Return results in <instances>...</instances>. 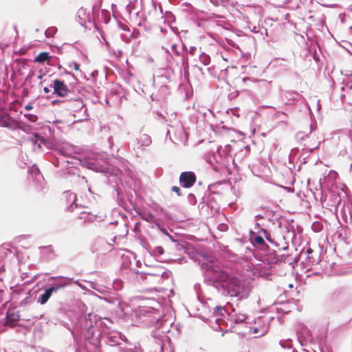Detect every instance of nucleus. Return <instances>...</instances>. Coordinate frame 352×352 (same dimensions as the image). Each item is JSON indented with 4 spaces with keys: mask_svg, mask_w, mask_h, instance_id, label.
<instances>
[{
    "mask_svg": "<svg viewBox=\"0 0 352 352\" xmlns=\"http://www.w3.org/2000/svg\"><path fill=\"white\" fill-rule=\"evenodd\" d=\"M201 267L205 278L223 296L239 299L248 296L251 291L250 283L239 278L230 269L221 265L218 261L207 258Z\"/></svg>",
    "mask_w": 352,
    "mask_h": 352,
    "instance_id": "1",
    "label": "nucleus"
},
{
    "mask_svg": "<svg viewBox=\"0 0 352 352\" xmlns=\"http://www.w3.org/2000/svg\"><path fill=\"white\" fill-rule=\"evenodd\" d=\"M94 323L96 327H100L102 324L105 326V328L102 330L104 336L105 337V342L111 346H120L122 342L126 341V337L122 336L120 332L118 331H111L109 324H111V320L109 318L97 319L96 316L89 314L85 317V327L87 328L88 334L94 335Z\"/></svg>",
    "mask_w": 352,
    "mask_h": 352,
    "instance_id": "2",
    "label": "nucleus"
},
{
    "mask_svg": "<svg viewBox=\"0 0 352 352\" xmlns=\"http://www.w3.org/2000/svg\"><path fill=\"white\" fill-rule=\"evenodd\" d=\"M171 116L174 117V119L168 124L170 129H168L166 135H169L171 141L175 143H186L188 139V132L175 114L173 113Z\"/></svg>",
    "mask_w": 352,
    "mask_h": 352,
    "instance_id": "3",
    "label": "nucleus"
},
{
    "mask_svg": "<svg viewBox=\"0 0 352 352\" xmlns=\"http://www.w3.org/2000/svg\"><path fill=\"white\" fill-rule=\"evenodd\" d=\"M223 151L221 152V147L218 146L217 148V153L212 151L206 156L207 162L213 165V169L216 172H219L222 167L227 166L230 157L226 155L223 157Z\"/></svg>",
    "mask_w": 352,
    "mask_h": 352,
    "instance_id": "4",
    "label": "nucleus"
},
{
    "mask_svg": "<svg viewBox=\"0 0 352 352\" xmlns=\"http://www.w3.org/2000/svg\"><path fill=\"white\" fill-rule=\"evenodd\" d=\"M269 320L263 318L258 319L254 327H246V329L240 332L243 336L248 333L255 335V337H261L267 333Z\"/></svg>",
    "mask_w": 352,
    "mask_h": 352,
    "instance_id": "5",
    "label": "nucleus"
},
{
    "mask_svg": "<svg viewBox=\"0 0 352 352\" xmlns=\"http://www.w3.org/2000/svg\"><path fill=\"white\" fill-rule=\"evenodd\" d=\"M80 163L83 166L96 172H106L107 170V162L99 160L98 156H96V157H89L85 158L80 160Z\"/></svg>",
    "mask_w": 352,
    "mask_h": 352,
    "instance_id": "6",
    "label": "nucleus"
},
{
    "mask_svg": "<svg viewBox=\"0 0 352 352\" xmlns=\"http://www.w3.org/2000/svg\"><path fill=\"white\" fill-rule=\"evenodd\" d=\"M174 76V72L171 69H165L160 72L159 74L154 76L153 84L155 86L162 85V89L167 91L168 89V84Z\"/></svg>",
    "mask_w": 352,
    "mask_h": 352,
    "instance_id": "7",
    "label": "nucleus"
},
{
    "mask_svg": "<svg viewBox=\"0 0 352 352\" xmlns=\"http://www.w3.org/2000/svg\"><path fill=\"white\" fill-rule=\"evenodd\" d=\"M298 340L301 346H305L308 343L313 342V338L309 329L304 324H300L296 331Z\"/></svg>",
    "mask_w": 352,
    "mask_h": 352,
    "instance_id": "8",
    "label": "nucleus"
},
{
    "mask_svg": "<svg viewBox=\"0 0 352 352\" xmlns=\"http://www.w3.org/2000/svg\"><path fill=\"white\" fill-rule=\"evenodd\" d=\"M50 280H53L51 284L50 289L53 292H56L59 289H62L69 285L73 278H70L65 276H52L49 279Z\"/></svg>",
    "mask_w": 352,
    "mask_h": 352,
    "instance_id": "9",
    "label": "nucleus"
},
{
    "mask_svg": "<svg viewBox=\"0 0 352 352\" xmlns=\"http://www.w3.org/2000/svg\"><path fill=\"white\" fill-rule=\"evenodd\" d=\"M151 336L156 339V342L152 346L151 352H163L164 346L163 340L166 337L165 333L160 329H155L152 331Z\"/></svg>",
    "mask_w": 352,
    "mask_h": 352,
    "instance_id": "10",
    "label": "nucleus"
},
{
    "mask_svg": "<svg viewBox=\"0 0 352 352\" xmlns=\"http://www.w3.org/2000/svg\"><path fill=\"white\" fill-rule=\"evenodd\" d=\"M52 88L54 89V94L60 97H67L71 94V91L63 81L55 79L52 81Z\"/></svg>",
    "mask_w": 352,
    "mask_h": 352,
    "instance_id": "11",
    "label": "nucleus"
},
{
    "mask_svg": "<svg viewBox=\"0 0 352 352\" xmlns=\"http://www.w3.org/2000/svg\"><path fill=\"white\" fill-rule=\"evenodd\" d=\"M98 344V338H89L85 341L82 346L76 349V352H100Z\"/></svg>",
    "mask_w": 352,
    "mask_h": 352,
    "instance_id": "12",
    "label": "nucleus"
},
{
    "mask_svg": "<svg viewBox=\"0 0 352 352\" xmlns=\"http://www.w3.org/2000/svg\"><path fill=\"white\" fill-rule=\"evenodd\" d=\"M56 150L60 156L67 158L73 159L74 157V155L77 153V148L68 143H64L62 145L58 146Z\"/></svg>",
    "mask_w": 352,
    "mask_h": 352,
    "instance_id": "13",
    "label": "nucleus"
},
{
    "mask_svg": "<svg viewBox=\"0 0 352 352\" xmlns=\"http://www.w3.org/2000/svg\"><path fill=\"white\" fill-rule=\"evenodd\" d=\"M196 182V175L193 172H183L179 177V183L184 188L192 187Z\"/></svg>",
    "mask_w": 352,
    "mask_h": 352,
    "instance_id": "14",
    "label": "nucleus"
},
{
    "mask_svg": "<svg viewBox=\"0 0 352 352\" xmlns=\"http://www.w3.org/2000/svg\"><path fill=\"white\" fill-rule=\"evenodd\" d=\"M247 318L248 317L245 314L236 313L234 309H232V312L228 314V320L230 322L231 325L232 324H241L246 327V324L248 323L246 322Z\"/></svg>",
    "mask_w": 352,
    "mask_h": 352,
    "instance_id": "15",
    "label": "nucleus"
},
{
    "mask_svg": "<svg viewBox=\"0 0 352 352\" xmlns=\"http://www.w3.org/2000/svg\"><path fill=\"white\" fill-rule=\"evenodd\" d=\"M96 291L102 295V296H100V298L104 299L109 303L115 304L116 302H119L118 294L114 292H107L106 287L99 285L98 289H96Z\"/></svg>",
    "mask_w": 352,
    "mask_h": 352,
    "instance_id": "16",
    "label": "nucleus"
},
{
    "mask_svg": "<svg viewBox=\"0 0 352 352\" xmlns=\"http://www.w3.org/2000/svg\"><path fill=\"white\" fill-rule=\"evenodd\" d=\"M338 176V175L336 171L330 170L327 175L324 176L322 179H320V188L322 189L323 187L329 188H330V186H332L334 181L337 179Z\"/></svg>",
    "mask_w": 352,
    "mask_h": 352,
    "instance_id": "17",
    "label": "nucleus"
},
{
    "mask_svg": "<svg viewBox=\"0 0 352 352\" xmlns=\"http://www.w3.org/2000/svg\"><path fill=\"white\" fill-rule=\"evenodd\" d=\"M0 126L10 129H15L18 126L16 120L12 118L8 113L0 114Z\"/></svg>",
    "mask_w": 352,
    "mask_h": 352,
    "instance_id": "18",
    "label": "nucleus"
},
{
    "mask_svg": "<svg viewBox=\"0 0 352 352\" xmlns=\"http://www.w3.org/2000/svg\"><path fill=\"white\" fill-rule=\"evenodd\" d=\"M143 322L145 324L151 327V326H160L162 322L160 320V314L157 313H151L148 311H146V314L144 316Z\"/></svg>",
    "mask_w": 352,
    "mask_h": 352,
    "instance_id": "19",
    "label": "nucleus"
},
{
    "mask_svg": "<svg viewBox=\"0 0 352 352\" xmlns=\"http://www.w3.org/2000/svg\"><path fill=\"white\" fill-rule=\"evenodd\" d=\"M252 243L254 246L265 250L267 248L264 239L261 234H252L250 236Z\"/></svg>",
    "mask_w": 352,
    "mask_h": 352,
    "instance_id": "20",
    "label": "nucleus"
},
{
    "mask_svg": "<svg viewBox=\"0 0 352 352\" xmlns=\"http://www.w3.org/2000/svg\"><path fill=\"white\" fill-rule=\"evenodd\" d=\"M257 233L261 234L263 239L265 238L269 243H270L274 247H276L278 249H285L284 247L279 248V245L274 241V239L272 237L270 233L266 229L261 228L258 231H257Z\"/></svg>",
    "mask_w": 352,
    "mask_h": 352,
    "instance_id": "21",
    "label": "nucleus"
},
{
    "mask_svg": "<svg viewBox=\"0 0 352 352\" xmlns=\"http://www.w3.org/2000/svg\"><path fill=\"white\" fill-rule=\"evenodd\" d=\"M0 256L1 258H9L10 260H16L15 253L13 250L7 248L6 245H3L0 248Z\"/></svg>",
    "mask_w": 352,
    "mask_h": 352,
    "instance_id": "22",
    "label": "nucleus"
},
{
    "mask_svg": "<svg viewBox=\"0 0 352 352\" xmlns=\"http://www.w3.org/2000/svg\"><path fill=\"white\" fill-rule=\"evenodd\" d=\"M53 293L54 292L50 289V287H48L45 290V292L43 294H41L38 296L37 300L38 302L40 303L41 305H45L47 302L49 298L51 297Z\"/></svg>",
    "mask_w": 352,
    "mask_h": 352,
    "instance_id": "23",
    "label": "nucleus"
},
{
    "mask_svg": "<svg viewBox=\"0 0 352 352\" xmlns=\"http://www.w3.org/2000/svg\"><path fill=\"white\" fill-rule=\"evenodd\" d=\"M305 260L307 265H315L320 262V255L318 252H315V254L306 256Z\"/></svg>",
    "mask_w": 352,
    "mask_h": 352,
    "instance_id": "24",
    "label": "nucleus"
},
{
    "mask_svg": "<svg viewBox=\"0 0 352 352\" xmlns=\"http://www.w3.org/2000/svg\"><path fill=\"white\" fill-rule=\"evenodd\" d=\"M273 120L277 122L287 123L288 116L282 111H278L273 116Z\"/></svg>",
    "mask_w": 352,
    "mask_h": 352,
    "instance_id": "25",
    "label": "nucleus"
},
{
    "mask_svg": "<svg viewBox=\"0 0 352 352\" xmlns=\"http://www.w3.org/2000/svg\"><path fill=\"white\" fill-rule=\"evenodd\" d=\"M152 142L151 137L147 134H142L140 135L138 139V144L142 146H148Z\"/></svg>",
    "mask_w": 352,
    "mask_h": 352,
    "instance_id": "26",
    "label": "nucleus"
},
{
    "mask_svg": "<svg viewBox=\"0 0 352 352\" xmlns=\"http://www.w3.org/2000/svg\"><path fill=\"white\" fill-rule=\"evenodd\" d=\"M65 194H66V198H67V201L68 202L72 201V204L69 206L68 209L70 211H73L74 207H75V208L77 207V206L75 204V201L76 199V195L74 193L69 192V191L66 192Z\"/></svg>",
    "mask_w": 352,
    "mask_h": 352,
    "instance_id": "27",
    "label": "nucleus"
},
{
    "mask_svg": "<svg viewBox=\"0 0 352 352\" xmlns=\"http://www.w3.org/2000/svg\"><path fill=\"white\" fill-rule=\"evenodd\" d=\"M78 218L84 222H93L96 219V216L83 211L80 213Z\"/></svg>",
    "mask_w": 352,
    "mask_h": 352,
    "instance_id": "28",
    "label": "nucleus"
},
{
    "mask_svg": "<svg viewBox=\"0 0 352 352\" xmlns=\"http://www.w3.org/2000/svg\"><path fill=\"white\" fill-rule=\"evenodd\" d=\"M30 173L32 175V176L34 177L35 179L37 180L38 182H40V181L43 179V176L41 175L39 169L35 166H33L30 168Z\"/></svg>",
    "mask_w": 352,
    "mask_h": 352,
    "instance_id": "29",
    "label": "nucleus"
},
{
    "mask_svg": "<svg viewBox=\"0 0 352 352\" xmlns=\"http://www.w3.org/2000/svg\"><path fill=\"white\" fill-rule=\"evenodd\" d=\"M50 56L47 52H41L36 58L35 62L44 63L45 61L50 59Z\"/></svg>",
    "mask_w": 352,
    "mask_h": 352,
    "instance_id": "30",
    "label": "nucleus"
},
{
    "mask_svg": "<svg viewBox=\"0 0 352 352\" xmlns=\"http://www.w3.org/2000/svg\"><path fill=\"white\" fill-rule=\"evenodd\" d=\"M199 60L204 65H208L210 63V57L209 55L206 54L204 52H201L199 55Z\"/></svg>",
    "mask_w": 352,
    "mask_h": 352,
    "instance_id": "31",
    "label": "nucleus"
},
{
    "mask_svg": "<svg viewBox=\"0 0 352 352\" xmlns=\"http://www.w3.org/2000/svg\"><path fill=\"white\" fill-rule=\"evenodd\" d=\"M69 101L74 103L73 107L77 110H79L85 107L83 101L80 98H76L73 100L72 98H70Z\"/></svg>",
    "mask_w": 352,
    "mask_h": 352,
    "instance_id": "32",
    "label": "nucleus"
},
{
    "mask_svg": "<svg viewBox=\"0 0 352 352\" xmlns=\"http://www.w3.org/2000/svg\"><path fill=\"white\" fill-rule=\"evenodd\" d=\"M41 250H42V254H50L49 255H47V258L50 259L53 257V248L52 246L49 245V246H46V247H43V248H40Z\"/></svg>",
    "mask_w": 352,
    "mask_h": 352,
    "instance_id": "33",
    "label": "nucleus"
},
{
    "mask_svg": "<svg viewBox=\"0 0 352 352\" xmlns=\"http://www.w3.org/2000/svg\"><path fill=\"white\" fill-rule=\"evenodd\" d=\"M6 318H7L8 321L16 322V321L19 320V315L17 312L7 313Z\"/></svg>",
    "mask_w": 352,
    "mask_h": 352,
    "instance_id": "34",
    "label": "nucleus"
},
{
    "mask_svg": "<svg viewBox=\"0 0 352 352\" xmlns=\"http://www.w3.org/2000/svg\"><path fill=\"white\" fill-rule=\"evenodd\" d=\"M320 145V141H316V142L308 144L305 146V149L307 150L309 153H312L314 150L317 149Z\"/></svg>",
    "mask_w": 352,
    "mask_h": 352,
    "instance_id": "35",
    "label": "nucleus"
},
{
    "mask_svg": "<svg viewBox=\"0 0 352 352\" xmlns=\"http://www.w3.org/2000/svg\"><path fill=\"white\" fill-rule=\"evenodd\" d=\"M225 313H226V310L224 307H221V306H217L214 309V311H213V314L215 315L216 316H223Z\"/></svg>",
    "mask_w": 352,
    "mask_h": 352,
    "instance_id": "36",
    "label": "nucleus"
},
{
    "mask_svg": "<svg viewBox=\"0 0 352 352\" xmlns=\"http://www.w3.org/2000/svg\"><path fill=\"white\" fill-rule=\"evenodd\" d=\"M78 15L83 22H85L86 20H89V14H86L85 10L83 8H80L78 10Z\"/></svg>",
    "mask_w": 352,
    "mask_h": 352,
    "instance_id": "37",
    "label": "nucleus"
},
{
    "mask_svg": "<svg viewBox=\"0 0 352 352\" xmlns=\"http://www.w3.org/2000/svg\"><path fill=\"white\" fill-rule=\"evenodd\" d=\"M106 243L102 239H98L96 240L93 247V252L98 251L100 246L104 245Z\"/></svg>",
    "mask_w": 352,
    "mask_h": 352,
    "instance_id": "38",
    "label": "nucleus"
},
{
    "mask_svg": "<svg viewBox=\"0 0 352 352\" xmlns=\"http://www.w3.org/2000/svg\"><path fill=\"white\" fill-rule=\"evenodd\" d=\"M112 286L116 291H119L122 288L123 283L120 279H115L113 282Z\"/></svg>",
    "mask_w": 352,
    "mask_h": 352,
    "instance_id": "39",
    "label": "nucleus"
},
{
    "mask_svg": "<svg viewBox=\"0 0 352 352\" xmlns=\"http://www.w3.org/2000/svg\"><path fill=\"white\" fill-rule=\"evenodd\" d=\"M285 97L291 100H298L300 95L296 92L288 91L285 93Z\"/></svg>",
    "mask_w": 352,
    "mask_h": 352,
    "instance_id": "40",
    "label": "nucleus"
},
{
    "mask_svg": "<svg viewBox=\"0 0 352 352\" xmlns=\"http://www.w3.org/2000/svg\"><path fill=\"white\" fill-rule=\"evenodd\" d=\"M151 254L155 256H160L164 254V249L162 246H157L152 250Z\"/></svg>",
    "mask_w": 352,
    "mask_h": 352,
    "instance_id": "41",
    "label": "nucleus"
},
{
    "mask_svg": "<svg viewBox=\"0 0 352 352\" xmlns=\"http://www.w3.org/2000/svg\"><path fill=\"white\" fill-rule=\"evenodd\" d=\"M56 32L57 28L56 27H50L45 30V34L46 37L50 38L52 37Z\"/></svg>",
    "mask_w": 352,
    "mask_h": 352,
    "instance_id": "42",
    "label": "nucleus"
},
{
    "mask_svg": "<svg viewBox=\"0 0 352 352\" xmlns=\"http://www.w3.org/2000/svg\"><path fill=\"white\" fill-rule=\"evenodd\" d=\"M331 197L333 200V203L329 206L332 207H338L341 200L340 197L336 194H332Z\"/></svg>",
    "mask_w": 352,
    "mask_h": 352,
    "instance_id": "43",
    "label": "nucleus"
},
{
    "mask_svg": "<svg viewBox=\"0 0 352 352\" xmlns=\"http://www.w3.org/2000/svg\"><path fill=\"white\" fill-rule=\"evenodd\" d=\"M24 116L28 119L31 122H36L38 119L37 116L34 114H32V113H27V114H24Z\"/></svg>",
    "mask_w": 352,
    "mask_h": 352,
    "instance_id": "44",
    "label": "nucleus"
},
{
    "mask_svg": "<svg viewBox=\"0 0 352 352\" xmlns=\"http://www.w3.org/2000/svg\"><path fill=\"white\" fill-rule=\"evenodd\" d=\"M102 15L104 16V23H107L110 21V15L109 13L107 11L102 10Z\"/></svg>",
    "mask_w": 352,
    "mask_h": 352,
    "instance_id": "45",
    "label": "nucleus"
},
{
    "mask_svg": "<svg viewBox=\"0 0 352 352\" xmlns=\"http://www.w3.org/2000/svg\"><path fill=\"white\" fill-rule=\"evenodd\" d=\"M35 142L38 143V146L40 147L41 144L45 143V140L43 138H41L38 136L35 135Z\"/></svg>",
    "mask_w": 352,
    "mask_h": 352,
    "instance_id": "46",
    "label": "nucleus"
},
{
    "mask_svg": "<svg viewBox=\"0 0 352 352\" xmlns=\"http://www.w3.org/2000/svg\"><path fill=\"white\" fill-rule=\"evenodd\" d=\"M290 339L286 340H280V344L283 348H289L290 346L287 344V342H290Z\"/></svg>",
    "mask_w": 352,
    "mask_h": 352,
    "instance_id": "47",
    "label": "nucleus"
},
{
    "mask_svg": "<svg viewBox=\"0 0 352 352\" xmlns=\"http://www.w3.org/2000/svg\"><path fill=\"white\" fill-rule=\"evenodd\" d=\"M88 283L89 284V286L91 287V288L96 290V289H98V286L99 285L95 282H88Z\"/></svg>",
    "mask_w": 352,
    "mask_h": 352,
    "instance_id": "48",
    "label": "nucleus"
},
{
    "mask_svg": "<svg viewBox=\"0 0 352 352\" xmlns=\"http://www.w3.org/2000/svg\"><path fill=\"white\" fill-rule=\"evenodd\" d=\"M290 2H294L295 6H298V4L300 2V0H283L284 4H287V3H289Z\"/></svg>",
    "mask_w": 352,
    "mask_h": 352,
    "instance_id": "49",
    "label": "nucleus"
},
{
    "mask_svg": "<svg viewBox=\"0 0 352 352\" xmlns=\"http://www.w3.org/2000/svg\"><path fill=\"white\" fill-rule=\"evenodd\" d=\"M172 191L176 192L177 194V195H181V190H180V188L177 186H173L172 187Z\"/></svg>",
    "mask_w": 352,
    "mask_h": 352,
    "instance_id": "50",
    "label": "nucleus"
},
{
    "mask_svg": "<svg viewBox=\"0 0 352 352\" xmlns=\"http://www.w3.org/2000/svg\"><path fill=\"white\" fill-rule=\"evenodd\" d=\"M119 350L122 352H131L133 351V349L132 348H124V347L120 346Z\"/></svg>",
    "mask_w": 352,
    "mask_h": 352,
    "instance_id": "51",
    "label": "nucleus"
},
{
    "mask_svg": "<svg viewBox=\"0 0 352 352\" xmlns=\"http://www.w3.org/2000/svg\"><path fill=\"white\" fill-rule=\"evenodd\" d=\"M34 76V72L32 71H30L28 74V75L25 78V81L28 82L30 80L33 76Z\"/></svg>",
    "mask_w": 352,
    "mask_h": 352,
    "instance_id": "52",
    "label": "nucleus"
},
{
    "mask_svg": "<svg viewBox=\"0 0 352 352\" xmlns=\"http://www.w3.org/2000/svg\"><path fill=\"white\" fill-rule=\"evenodd\" d=\"M159 87H160V92L162 93V97H165L168 93V89L167 91H166L165 89H162V85H160Z\"/></svg>",
    "mask_w": 352,
    "mask_h": 352,
    "instance_id": "53",
    "label": "nucleus"
},
{
    "mask_svg": "<svg viewBox=\"0 0 352 352\" xmlns=\"http://www.w3.org/2000/svg\"><path fill=\"white\" fill-rule=\"evenodd\" d=\"M73 281L76 285H77L78 286H79L80 288L85 289L86 287L78 280H72Z\"/></svg>",
    "mask_w": 352,
    "mask_h": 352,
    "instance_id": "54",
    "label": "nucleus"
},
{
    "mask_svg": "<svg viewBox=\"0 0 352 352\" xmlns=\"http://www.w3.org/2000/svg\"><path fill=\"white\" fill-rule=\"evenodd\" d=\"M73 66L74 69L75 70H79V68H80V65L76 62H73L70 64V66Z\"/></svg>",
    "mask_w": 352,
    "mask_h": 352,
    "instance_id": "55",
    "label": "nucleus"
},
{
    "mask_svg": "<svg viewBox=\"0 0 352 352\" xmlns=\"http://www.w3.org/2000/svg\"><path fill=\"white\" fill-rule=\"evenodd\" d=\"M196 51H197V48L194 46H192L190 47L189 54L191 55H194L195 54Z\"/></svg>",
    "mask_w": 352,
    "mask_h": 352,
    "instance_id": "56",
    "label": "nucleus"
},
{
    "mask_svg": "<svg viewBox=\"0 0 352 352\" xmlns=\"http://www.w3.org/2000/svg\"><path fill=\"white\" fill-rule=\"evenodd\" d=\"M316 124L312 122L310 124V131H309V133H311L316 129Z\"/></svg>",
    "mask_w": 352,
    "mask_h": 352,
    "instance_id": "57",
    "label": "nucleus"
},
{
    "mask_svg": "<svg viewBox=\"0 0 352 352\" xmlns=\"http://www.w3.org/2000/svg\"><path fill=\"white\" fill-rule=\"evenodd\" d=\"M176 48H177V46L175 44L173 45L172 47H171V49L175 52V54L176 55L179 56V52L176 50Z\"/></svg>",
    "mask_w": 352,
    "mask_h": 352,
    "instance_id": "58",
    "label": "nucleus"
},
{
    "mask_svg": "<svg viewBox=\"0 0 352 352\" xmlns=\"http://www.w3.org/2000/svg\"><path fill=\"white\" fill-rule=\"evenodd\" d=\"M305 254H307V256H308V255H311V254H315V253L314 252L312 249L309 248H307Z\"/></svg>",
    "mask_w": 352,
    "mask_h": 352,
    "instance_id": "59",
    "label": "nucleus"
},
{
    "mask_svg": "<svg viewBox=\"0 0 352 352\" xmlns=\"http://www.w3.org/2000/svg\"><path fill=\"white\" fill-rule=\"evenodd\" d=\"M188 199L190 202H192V201H195V197L194 195L192 194H189L188 195Z\"/></svg>",
    "mask_w": 352,
    "mask_h": 352,
    "instance_id": "60",
    "label": "nucleus"
},
{
    "mask_svg": "<svg viewBox=\"0 0 352 352\" xmlns=\"http://www.w3.org/2000/svg\"><path fill=\"white\" fill-rule=\"evenodd\" d=\"M3 296V291L0 289V303L3 302L4 301Z\"/></svg>",
    "mask_w": 352,
    "mask_h": 352,
    "instance_id": "61",
    "label": "nucleus"
},
{
    "mask_svg": "<svg viewBox=\"0 0 352 352\" xmlns=\"http://www.w3.org/2000/svg\"><path fill=\"white\" fill-rule=\"evenodd\" d=\"M25 109L26 110H31L33 109V106L31 104H28L27 105H25Z\"/></svg>",
    "mask_w": 352,
    "mask_h": 352,
    "instance_id": "62",
    "label": "nucleus"
},
{
    "mask_svg": "<svg viewBox=\"0 0 352 352\" xmlns=\"http://www.w3.org/2000/svg\"><path fill=\"white\" fill-rule=\"evenodd\" d=\"M50 91H51V90H50V89L49 87H44V88H43V91H44L45 94H48V93H50Z\"/></svg>",
    "mask_w": 352,
    "mask_h": 352,
    "instance_id": "63",
    "label": "nucleus"
},
{
    "mask_svg": "<svg viewBox=\"0 0 352 352\" xmlns=\"http://www.w3.org/2000/svg\"><path fill=\"white\" fill-rule=\"evenodd\" d=\"M41 352H54V351L47 349H45V348H43L41 349Z\"/></svg>",
    "mask_w": 352,
    "mask_h": 352,
    "instance_id": "64",
    "label": "nucleus"
}]
</instances>
